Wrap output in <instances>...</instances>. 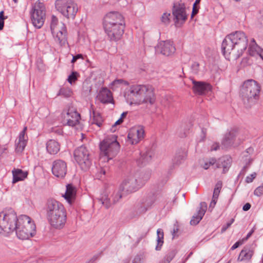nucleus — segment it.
I'll list each match as a JSON object with an SVG mask.
<instances>
[{
    "mask_svg": "<svg viewBox=\"0 0 263 263\" xmlns=\"http://www.w3.org/2000/svg\"><path fill=\"white\" fill-rule=\"evenodd\" d=\"M50 29L55 41L61 45H64L67 42V29L64 23L59 22L55 16L52 15Z\"/></svg>",
    "mask_w": 263,
    "mask_h": 263,
    "instance_id": "1a4fd4ad",
    "label": "nucleus"
},
{
    "mask_svg": "<svg viewBox=\"0 0 263 263\" xmlns=\"http://www.w3.org/2000/svg\"><path fill=\"white\" fill-rule=\"evenodd\" d=\"M260 47L257 44L255 40L252 39L250 43L248 52L250 55L257 57L261 51Z\"/></svg>",
    "mask_w": 263,
    "mask_h": 263,
    "instance_id": "bb28decb",
    "label": "nucleus"
},
{
    "mask_svg": "<svg viewBox=\"0 0 263 263\" xmlns=\"http://www.w3.org/2000/svg\"><path fill=\"white\" fill-rule=\"evenodd\" d=\"M128 96L131 104H153L156 101L154 88L151 85H132L130 87Z\"/></svg>",
    "mask_w": 263,
    "mask_h": 263,
    "instance_id": "39448f33",
    "label": "nucleus"
},
{
    "mask_svg": "<svg viewBox=\"0 0 263 263\" xmlns=\"http://www.w3.org/2000/svg\"><path fill=\"white\" fill-rule=\"evenodd\" d=\"M76 189L73 185L70 184H68L66 186V191L63 197L69 204H71L76 199Z\"/></svg>",
    "mask_w": 263,
    "mask_h": 263,
    "instance_id": "b1692460",
    "label": "nucleus"
},
{
    "mask_svg": "<svg viewBox=\"0 0 263 263\" xmlns=\"http://www.w3.org/2000/svg\"><path fill=\"white\" fill-rule=\"evenodd\" d=\"M67 172V163L62 160H56L53 162L52 173L56 177L63 178Z\"/></svg>",
    "mask_w": 263,
    "mask_h": 263,
    "instance_id": "dca6fc26",
    "label": "nucleus"
},
{
    "mask_svg": "<svg viewBox=\"0 0 263 263\" xmlns=\"http://www.w3.org/2000/svg\"><path fill=\"white\" fill-rule=\"evenodd\" d=\"M76 161L84 171L88 170L91 165L89 153L85 146H81L77 148L74 153Z\"/></svg>",
    "mask_w": 263,
    "mask_h": 263,
    "instance_id": "ddd939ff",
    "label": "nucleus"
},
{
    "mask_svg": "<svg viewBox=\"0 0 263 263\" xmlns=\"http://www.w3.org/2000/svg\"><path fill=\"white\" fill-rule=\"evenodd\" d=\"M234 219H231V222H229V223H228L227 224V226H226V227L228 228L229 227H230V226H231V225L232 224V223L234 222Z\"/></svg>",
    "mask_w": 263,
    "mask_h": 263,
    "instance_id": "09e8293b",
    "label": "nucleus"
},
{
    "mask_svg": "<svg viewBox=\"0 0 263 263\" xmlns=\"http://www.w3.org/2000/svg\"><path fill=\"white\" fill-rule=\"evenodd\" d=\"M30 14L33 25L36 28H41L46 19V7L44 4L36 1L32 5Z\"/></svg>",
    "mask_w": 263,
    "mask_h": 263,
    "instance_id": "9d476101",
    "label": "nucleus"
},
{
    "mask_svg": "<svg viewBox=\"0 0 263 263\" xmlns=\"http://www.w3.org/2000/svg\"><path fill=\"white\" fill-rule=\"evenodd\" d=\"M219 146L218 144L215 143H214L212 145L211 150V151H216L219 148Z\"/></svg>",
    "mask_w": 263,
    "mask_h": 263,
    "instance_id": "c03bdc74",
    "label": "nucleus"
},
{
    "mask_svg": "<svg viewBox=\"0 0 263 263\" xmlns=\"http://www.w3.org/2000/svg\"><path fill=\"white\" fill-rule=\"evenodd\" d=\"M102 203L103 204L106 208H108L111 205V202L109 201V199L107 198H106L104 199H101Z\"/></svg>",
    "mask_w": 263,
    "mask_h": 263,
    "instance_id": "58836bf2",
    "label": "nucleus"
},
{
    "mask_svg": "<svg viewBox=\"0 0 263 263\" xmlns=\"http://www.w3.org/2000/svg\"><path fill=\"white\" fill-rule=\"evenodd\" d=\"M103 28L108 39L120 40L124 32L125 23L123 16L118 12H110L104 17Z\"/></svg>",
    "mask_w": 263,
    "mask_h": 263,
    "instance_id": "f03ea898",
    "label": "nucleus"
},
{
    "mask_svg": "<svg viewBox=\"0 0 263 263\" xmlns=\"http://www.w3.org/2000/svg\"><path fill=\"white\" fill-rule=\"evenodd\" d=\"M253 231H254V230H252V231L249 234H248V235H247L248 238L253 233Z\"/></svg>",
    "mask_w": 263,
    "mask_h": 263,
    "instance_id": "603ef678",
    "label": "nucleus"
},
{
    "mask_svg": "<svg viewBox=\"0 0 263 263\" xmlns=\"http://www.w3.org/2000/svg\"><path fill=\"white\" fill-rule=\"evenodd\" d=\"M91 109L93 113V117L91 120V123L96 124L98 127H100L103 123V120L100 114L95 111L92 107V105H91Z\"/></svg>",
    "mask_w": 263,
    "mask_h": 263,
    "instance_id": "cd10ccee",
    "label": "nucleus"
},
{
    "mask_svg": "<svg viewBox=\"0 0 263 263\" xmlns=\"http://www.w3.org/2000/svg\"><path fill=\"white\" fill-rule=\"evenodd\" d=\"M251 208V204L248 203V210H249Z\"/></svg>",
    "mask_w": 263,
    "mask_h": 263,
    "instance_id": "4d7b16f0",
    "label": "nucleus"
},
{
    "mask_svg": "<svg viewBox=\"0 0 263 263\" xmlns=\"http://www.w3.org/2000/svg\"><path fill=\"white\" fill-rule=\"evenodd\" d=\"M262 262H263V258H262Z\"/></svg>",
    "mask_w": 263,
    "mask_h": 263,
    "instance_id": "e2e57ef3",
    "label": "nucleus"
},
{
    "mask_svg": "<svg viewBox=\"0 0 263 263\" xmlns=\"http://www.w3.org/2000/svg\"><path fill=\"white\" fill-rule=\"evenodd\" d=\"M254 193L257 196H260L263 195V184L257 187L255 190Z\"/></svg>",
    "mask_w": 263,
    "mask_h": 263,
    "instance_id": "4c0bfd02",
    "label": "nucleus"
},
{
    "mask_svg": "<svg viewBox=\"0 0 263 263\" xmlns=\"http://www.w3.org/2000/svg\"><path fill=\"white\" fill-rule=\"evenodd\" d=\"M161 22L165 24L168 25L171 22V13L169 12H164L161 17Z\"/></svg>",
    "mask_w": 263,
    "mask_h": 263,
    "instance_id": "2f4dec72",
    "label": "nucleus"
},
{
    "mask_svg": "<svg viewBox=\"0 0 263 263\" xmlns=\"http://www.w3.org/2000/svg\"><path fill=\"white\" fill-rule=\"evenodd\" d=\"M7 16H4V12L3 11L0 12V30H2L4 28V20L7 18Z\"/></svg>",
    "mask_w": 263,
    "mask_h": 263,
    "instance_id": "c9c22d12",
    "label": "nucleus"
},
{
    "mask_svg": "<svg viewBox=\"0 0 263 263\" xmlns=\"http://www.w3.org/2000/svg\"><path fill=\"white\" fill-rule=\"evenodd\" d=\"M47 217L50 226L57 229L64 227L66 222L67 213L61 202L50 199L47 202Z\"/></svg>",
    "mask_w": 263,
    "mask_h": 263,
    "instance_id": "20e7f679",
    "label": "nucleus"
},
{
    "mask_svg": "<svg viewBox=\"0 0 263 263\" xmlns=\"http://www.w3.org/2000/svg\"><path fill=\"white\" fill-rule=\"evenodd\" d=\"M97 98L102 103H111L113 100L111 91L106 88H102L100 90Z\"/></svg>",
    "mask_w": 263,
    "mask_h": 263,
    "instance_id": "412c9836",
    "label": "nucleus"
},
{
    "mask_svg": "<svg viewBox=\"0 0 263 263\" xmlns=\"http://www.w3.org/2000/svg\"><path fill=\"white\" fill-rule=\"evenodd\" d=\"M175 50L173 43L168 41L160 42L157 47V50L160 51L162 54L166 56L173 54Z\"/></svg>",
    "mask_w": 263,
    "mask_h": 263,
    "instance_id": "6ab92c4d",
    "label": "nucleus"
},
{
    "mask_svg": "<svg viewBox=\"0 0 263 263\" xmlns=\"http://www.w3.org/2000/svg\"><path fill=\"white\" fill-rule=\"evenodd\" d=\"M254 253V251L253 250H250L249 252H248V257L250 256L251 257Z\"/></svg>",
    "mask_w": 263,
    "mask_h": 263,
    "instance_id": "49530a36",
    "label": "nucleus"
},
{
    "mask_svg": "<svg viewBox=\"0 0 263 263\" xmlns=\"http://www.w3.org/2000/svg\"><path fill=\"white\" fill-rule=\"evenodd\" d=\"M100 173H101V174L105 175V170H103V169H102V170L101 171Z\"/></svg>",
    "mask_w": 263,
    "mask_h": 263,
    "instance_id": "5fc2aeb1",
    "label": "nucleus"
},
{
    "mask_svg": "<svg viewBox=\"0 0 263 263\" xmlns=\"http://www.w3.org/2000/svg\"><path fill=\"white\" fill-rule=\"evenodd\" d=\"M222 187V182L221 181L218 182L215 187L213 192V198H218L219 193L220 192L221 189Z\"/></svg>",
    "mask_w": 263,
    "mask_h": 263,
    "instance_id": "7c9ffc66",
    "label": "nucleus"
},
{
    "mask_svg": "<svg viewBox=\"0 0 263 263\" xmlns=\"http://www.w3.org/2000/svg\"><path fill=\"white\" fill-rule=\"evenodd\" d=\"M247 257V251L245 250H242L238 257L237 260L238 261H242L246 260Z\"/></svg>",
    "mask_w": 263,
    "mask_h": 263,
    "instance_id": "e433bc0d",
    "label": "nucleus"
},
{
    "mask_svg": "<svg viewBox=\"0 0 263 263\" xmlns=\"http://www.w3.org/2000/svg\"><path fill=\"white\" fill-rule=\"evenodd\" d=\"M202 133H203L204 136H205V133L203 132V130H202Z\"/></svg>",
    "mask_w": 263,
    "mask_h": 263,
    "instance_id": "13d9d810",
    "label": "nucleus"
},
{
    "mask_svg": "<svg viewBox=\"0 0 263 263\" xmlns=\"http://www.w3.org/2000/svg\"><path fill=\"white\" fill-rule=\"evenodd\" d=\"M232 159L229 156H225L219 159L216 166L217 168L222 167L223 173H225L231 166Z\"/></svg>",
    "mask_w": 263,
    "mask_h": 263,
    "instance_id": "393cba45",
    "label": "nucleus"
},
{
    "mask_svg": "<svg viewBox=\"0 0 263 263\" xmlns=\"http://www.w3.org/2000/svg\"><path fill=\"white\" fill-rule=\"evenodd\" d=\"M16 234L20 239H28L36 233V226L31 218L26 215L18 216L15 230Z\"/></svg>",
    "mask_w": 263,
    "mask_h": 263,
    "instance_id": "423d86ee",
    "label": "nucleus"
},
{
    "mask_svg": "<svg viewBox=\"0 0 263 263\" xmlns=\"http://www.w3.org/2000/svg\"><path fill=\"white\" fill-rule=\"evenodd\" d=\"M93 260H92V261L90 260V262H91V263H93Z\"/></svg>",
    "mask_w": 263,
    "mask_h": 263,
    "instance_id": "bf43d9fd",
    "label": "nucleus"
},
{
    "mask_svg": "<svg viewBox=\"0 0 263 263\" xmlns=\"http://www.w3.org/2000/svg\"><path fill=\"white\" fill-rule=\"evenodd\" d=\"M227 228H228L227 227H222V230H221L222 232H224L227 229Z\"/></svg>",
    "mask_w": 263,
    "mask_h": 263,
    "instance_id": "864d4df0",
    "label": "nucleus"
},
{
    "mask_svg": "<svg viewBox=\"0 0 263 263\" xmlns=\"http://www.w3.org/2000/svg\"><path fill=\"white\" fill-rule=\"evenodd\" d=\"M126 115H127V112H123L121 114L120 118H122V119L123 120V119L126 117Z\"/></svg>",
    "mask_w": 263,
    "mask_h": 263,
    "instance_id": "8fccbe9b",
    "label": "nucleus"
},
{
    "mask_svg": "<svg viewBox=\"0 0 263 263\" xmlns=\"http://www.w3.org/2000/svg\"><path fill=\"white\" fill-rule=\"evenodd\" d=\"M120 147L117 136L111 135L106 137L100 144L101 155L100 161H108L112 159L118 153Z\"/></svg>",
    "mask_w": 263,
    "mask_h": 263,
    "instance_id": "0eeeda50",
    "label": "nucleus"
},
{
    "mask_svg": "<svg viewBox=\"0 0 263 263\" xmlns=\"http://www.w3.org/2000/svg\"><path fill=\"white\" fill-rule=\"evenodd\" d=\"M258 57H259L263 60V49H261Z\"/></svg>",
    "mask_w": 263,
    "mask_h": 263,
    "instance_id": "de8ad7c7",
    "label": "nucleus"
},
{
    "mask_svg": "<svg viewBox=\"0 0 263 263\" xmlns=\"http://www.w3.org/2000/svg\"><path fill=\"white\" fill-rule=\"evenodd\" d=\"M172 14L174 25L176 27H181L187 19L188 15L185 5L179 1L174 3Z\"/></svg>",
    "mask_w": 263,
    "mask_h": 263,
    "instance_id": "9b49d317",
    "label": "nucleus"
},
{
    "mask_svg": "<svg viewBox=\"0 0 263 263\" xmlns=\"http://www.w3.org/2000/svg\"><path fill=\"white\" fill-rule=\"evenodd\" d=\"M157 246H156V249L157 250H160L161 246L163 243V231L162 229H159L157 231Z\"/></svg>",
    "mask_w": 263,
    "mask_h": 263,
    "instance_id": "c756f323",
    "label": "nucleus"
},
{
    "mask_svg": "<svg viewBox=\"0 0 263 263\" xmlns=\"http://www.w3.org/2000/svg\"><path fill=\"white\" fill-rule=\"evenodd\" d=\"M12 174L13 176L12 183L13 184L24 180L28 175L27 171H24L20 168H14L12 171Z\"/></svg>",
    "mask_w": 263,
    "mask_h": 263,
    "instance_id": "5701e85b",
    "label": "nucleus"
},
{
    "mask_svg": "<svg viewBox=\"0 0 263 263\" xmlns=\"http://www.w3.org/2000/svg\"><path fill=\"white\" fill-rule=\"evenodd\" d=\"M64 119L69 126H74L78 124L80 119V115L75 108L69 107L62 113Z\"/></svg>",
    "mask_w": 263,
    "mask_h": 263,
    "instance_id": "2eb2a0df",
    "label": "nucleus"
},
{
    "mask_svg": "<svg viewBox=\"0 0 263 263\" xmlns=\"http://www.w3.org/2000/svg\"><path fill=\"white\" fill-rule=\"evenodd\" d=\"M243 210L245 211H247V203L245 204L243 206Z\"/></svg>",
    "mask_w": 263,
    "mask_h": 263,
    "instance_id": "3c124183",
    "label": "nucleus"
},
{
    "mask_svg": "<svg viewBox=\"0 0 263 263\" xmlns=\"http://www.w3.org/2000/svg\"><path fill=\"white\" fill-rule=\"evenodd\" d=\"M207 209V206L205 202L200 203V209L197 212V215L193 216L190 223L191 225H196L201 220Z\"/></svg>",
    "mask_w": 263,
    "mask_h": 263,
    "instance_id": "4be33fe9",
    "label": "nucleus"
},
{
    "mask_svg": "<svg viewBox=\"0 0 263 263\" xmlns=\"http://www.w3.org/2000/svg\"><path fill=\"white\" fill-rule=\"evenodd\" d=\"M63 90H61V93H62Z\"/></svg>",
    "mask_w": 263,
    "mask_h": 263,
    "instance_id": "052dcab7",
    "label": "nucleus"
},
{
    "mask_svg": "<svg viewBox=\"0 0 263 263\" xmlns=\"http://www.w3.org/2000/svg\"><path fill=\"white\" fill-rule=\"evenodd\" d=\"M216 160L215 158H210L206 161H205L203 165V167L205 170L208 169L210 166L214 165L215 163H216Z\"/></svg>",
    "mask_w": 263,
    "mask_h": 263,
    "instance_id": "f704fd0d",
    "label": "nucleus"
},
{
    "mask_svg": "<svg viewBox=\"0 0 263 263\" xmlns=\"http://www.w3.org/2000/svg\"><path fill=\"white\" fill-rule=\"evenodd\" d=\"M83 59V56L82 54H78L75 56H73V58L71 60V63H74L76 62V61L78 60V59Z\"/></svg>",
    "mask_w": 263,
    "mask_h": 263,
    "instance_id": "a19ab883",
    "label": "nucleus"
},
{
    "mask_svg": "<svg viewBox=\"0 0 263 263\" xmlns=\"http://www.w3.org/2000/svg\"><path fill=\"white\" fill-rule=\"evenodd\" d=\"M245 84V82H243V85L242 86V89H241V91L242 93L244 92V91H243V86H244Z\"/></svg>",
    "mask_w": 263,
    "mask_h": 263,
    "instance_id": "6e6d98bb",
    "label": "nucleus"
},
{
    "mask_svg": "<svg viewBox=\"0 0 263 263\" xmlns=\"http://www.w3.org/2000/svg\"><path fill=\"white\" fill-rule=\"evenodd\" d=\"M149 179V176L145 174L135 172L127 175L120 184L118 192L114 196V202L119 201L125 195L137 191L143 186Z\"/></svg>",
    "mask_w": 263,
    "mask_h": 263,
    "instance_id": "7ed1b4c3",
    "label": "nucleus"
},
{
    "mask_svg": "<svg viewBox=\"0 0 263 263\" xmlns=\"http://www.w3.org/2000/svg\"><path fill=\"white\" fill-rule=\"evenodd\" d=\"M242 244V242L241 241H238L236 242L231 247V250H235V249L237 248L239 246H240Z\"/></svg>",
    "mask_w": 263,
    "mask_h": 263,
    "instance_id": "79ce46f5",
    "label": "nucleus"
},
{
    "mask_svg": "<svg viewBox=\"0 0 263 263\" xmlns=\"http://www.w3.org/2000/svg\"><path fill=\"white\" fill-rule=\"evenodd\" d=\"M18 219L12 209H5L0 213V234L7 235L13 232Z\"/></svg>",
    "mask_w": 263,
    "mask_h": 263,
    "instance_id": "6e6552de",
    "label": "nucleus"
},
{
    "mask_svg": "<svg viewBox=\"0 0 263 263\" xmlns=\"http://www.w3.org/2000/svg\"><path fill=\"white\" fill-rule=\"evenodd\" d=\"M78 76L79 74L77 72H72L68 78V82L71 84H72L77 81Z\"/></svg>",
    "mask_w": 263,
    "mask_h": 263,
    "instance_id": "72a5a7b5",
    "label": "nucleus"
},
{
    "mask_svg": "<svg viewBox=\"0 0 263 263\" xmlns=\"http://www.w3.org/2000/svg\"><path fill=\"white\" fill-rule=\"evenodd\" d=\"M257 173L254 172L251 174L250 176H248V183L252 182L254 179L256 177Z\"/></svg>",
    "mask_w": 263,
    "mask_h": 263,
    "instance_id": "ea45409f",
    "label": "nucleus"
},
{
    "mask_svg": "<svg viewBox=\"0 0 263 263\" xmlns=\"http://www.w3.org/2000/svg\"><path fill=\"white\" fill-rule=\"evenodd\" d=\"M135 261H135V260H134V263H135Z\"/></svg>",
    "mask_w": 263,
    "mask_h": 263,
    "instance_id": "680f3d73",
    "label": "nucleus"
},
{
    "mask_svg": "<svg viewBox=\"0 0 263 263\" xmlns=\"http://www.w3.org/2000/svg\"><path fill=\"white\" fill-rule=\"evenodd\" d=\"M248 91L249 99L258 100L259 97L260 86L255 80H248Z\"/></svg>",
    "mask_w": 263,
    "mask_h": 263,
    "instance_id": "a211bd4d",
    "label": "nucleus"
},
{
    "mask_svg": "<svg viewBox=\"0 0 263 263\" xmlns=\"http://www.w3.org/2000/svg\"><path fill=\"white\" fill-rule=\"evenodd\" d=\"M46 149L50 154L54 155L59 152L60 145L58 141L51 139L46 143Z\"/></svg>",
    "mask_w": 263,
    "mask_h": 263,
    "instance_id": "a878e982",
    "label": "nucleus"
},
{
    "mask_svg": "<svg viewBox=\"0 0 263 263\" xmlns=\"http://www.w3.org/2000/svg\"><path fill=\"white\" fill-rule=\"evenodd\" d=\"M246 49L247 36L240 31L227 35L221 44L223 55L229 61L241 56Z\"/></svg>",
    "mask_w": 263,
    "mask_h": 263,
    "instance_id": "f257e3e1",
    "label": "nucleus"
},
{
    "mask_svg": "<svg viewBox=\"0 0 263 263\" xmlns=\"http://www.w3.org/2000/svg\"><path fill=\"white\" fill-rule=\"evenodd\" d=\"M144 127L142 126H135L129 129L127 141L132 145L137 144L144 139Z\"/></svg>",
    "mask_w": 263,
    "mask_h": 263,
    "instance_id": "4468645a",
    "label": "nucleus"
},
{
    "mask_svg": "<svg viewBox=\"0 0 263 263\" xmlns=\"http://www.w3.org/2000/svg\"><path fill=\"white\" fill-rule=\"evenodd\" d=\"M123 121V120L122 119V118H120L119 119H118L115 123L114 125H119L121 123H122Z\"/></svg>",
    "mask_w": 263,
    "mask_h": 263,
    "instance_id": "a18cd8bd",
    "label": "nucleus"
},
{
    "mask_svg": "<svg viewBox=\"0 0 263 263\" xmlns=\"http://www.w3.org/2000/svg\"><path fill=\"white\" fill-rule=\"evenodd\" d=\"M27 130V127H24L19 135L17 141H16L15 151L17 153H22L26 147L28 140Z\"/></svg>",
    "mask_w": 263,
    "mask_h": 263,
    "instance_id": "aec40b11",
    "label": "nucleus"
},
{
    "mask_svg": "<svg viewBox=\"0 0 263 263\" xmlns=\"http://www.w3.org/2000/svg\"><path fill=\"white\" fill-rule=\"evenodd\" d=\"M217 198H215L214 199L213 197L212 198V201L211 202V203L210 204V208H211L212 209H213L215 206V204H216V203L217 202Z\"/></svg>",
    "mask_w": 263,
    "mask_h": 263,
    "instance_id": "37998d69",
    "label": "nucleus"
},
{
    "mask_svg": "<svg viewBox=\"0 0 263 263\" xmlns=\"http://www.w3.org/2000/svg\"><path fill=\"white\" fill-rule=\"evenodd\" d=\"M129 83L127 81L123 79H117L114 80L110 84V88L115 90L122 86H127Z\"/></svg>",
    "mask_w": 263,
    "mask_h": 263,
    "instance_id": "c85d7f7f",
    "label": "nucleus"
},
{
    "mask_svg": "<svg viewBox=\"0 0 263 263\" xmlns=\"http://www.w3.org/2000/svg\"><path fill=\"white\" fill-rule=\"evenodd\" d=\"M57 10L67 18H74L78 8L74 1H56Z\"/></svg>",
    "mask_w": 263,
    "mask_h": 263,
    "instance_id": "f8f14e48",
    "label": "nucleus"
},
{
    "mask_svg": "<svg viewBox=\"0 0 263 263\" xmlns=\"http://www.w3.org/2000/svg\"><path fill=\"white\" fill-rule=\"evenodd\" d=\"M193 92L199 95H204L212 90V87L208 83L201 81H192Z\"/></svg>",
    "mask_w": 263,
    "mask_h": 263,
    "instance_id": "f3484780",
    "label": "nucleus"
},
{
    "mask_svg": "<svg viewBox=\"0 0 263 263\" xmlns=\"http://www.w3.org/2000/svg\"><path fill=\"white\" fill-rule=\"evenodd\" d=\"M200 1H195L193 5V10L191 14V18H193L194 16L198 13L199 9V3Z\"/></svg>",
    "mask_w": 263,
    "mask_h": 263,
    "instance_id": "473e14b6",
    "label": "nucleus"
}]
</instances>
